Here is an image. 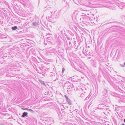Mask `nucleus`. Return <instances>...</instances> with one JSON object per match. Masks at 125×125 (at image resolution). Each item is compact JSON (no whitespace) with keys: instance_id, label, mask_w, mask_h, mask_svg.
I'll use <instances>...</instances> for the list:
<instances>
[{"instance_id":"412c9836","label":"nucleus","mask_w":125,"mask_h":125,"mask_svg":"<svg viewBox=\"0 0 125 125\" xmlns=\"http://www.w3.org/2000/svg\"><path fill=\"white\" fill-rule=\"evenodd\" d=\"M22 109L24 110H25L27 111H28V109H29L26 108H22Z\"/></svg>"},{"instance_id":"7c9ffc66","label":"nucleus","mask_w":125,"mask_h":125,"mask_svg":"<svg viewBox=\"0 0 125 125\" xmlns=\"http://www.w3.org/2000/svg\"><path fill=\"white\" fill-rule=\"evenodd\" d=\"M119 117H121V118H122V117H123V116H122V117L121 116H120L119 115Z\"/></svg>"},{"instance_id":"393cba45","label":"nucleus","mask_w":125,"mask_h":125,"mask_svg":"<svg viewBox=\"0 0 125 125\" xmlns=\"http://www.w3.org/2000/svg\"><path fill=\"white\" fill-rule=\"evenodd\" d=\"M64 70H65V69L64 68H63L62 69V73H63L64 72Z\"/></svg>"},{"instance_id":"9b49d317","label":"nucleus","mask_w":125,"mask_h":125,"mask_svg":"<svg viewBox=\"0 0 125 125\" xmlns=\"http://www.w3.org/2000/svg\"><path fill=\"white\" fill-rule=\"evenodd\" d=\"M17 29V27L16 26H15L14 27H13L11 28V29L13 31Z\"/></svg>"},{"instance_id":"f257e3e1","label":"nucleus","mask_w":125,"mask_h":125,"mask_svg":"<svg viewBox=\"0 0 125 125\" xmlns=\"http://www.w3.org/2000/svg\"><path fill=\"white\" fill-rule=\"evenodd\" d=\"M64 88H67V89H72L73 86L72 84L68 81H67L63 85Z\"/></svg>"},{"instance_id":"a211bd4d","label":"nucleus","mask_w":125,"mask_h":125,"mask_svg":"<svg viewBox=\"0 0 125 125\" xmlns=\"http://www.w3.org/2000/svg\"><path fill=\"white\" fill-rule=\"evenodd\" d=\"M122 19L123 20L125 21V15H123L122 17Z\"/></svg>"},{"instance_id":"6ab92c4d","label":"nucleus","mask_w":125,"mask_h":125,"mask_svg":"<svg viewBox=\"0 0 125 125\" xmlns=\"http://www.w3.org/2000/svg\"><path fill=\"white\" fill-rule=\"evenodd\" d=\"M4 0H0V5L2 3L4 2Z\"/></svg>"},{"instance_id":"4c0bfd02","label":"nucleus","mask_w":125,"mask_h":125,"mask_svg":"<svg viewBox=\"0 0 125 125\" xmlns=\"http://www.w3.org/2000/svg\"><path fill=\"white\" fill-rule=\"evenodd\" d=\"M88 47H90L89 46H88Z\"/></svg>"},{"instance_id":"b1692460","label":"nucleus","mask_w":125,"mask_h":125,"mask_svg":"<svg viewBox=\"0 0 125 125\" xmlns=\"http://www.w3.org/2000/svg\"><path fill=\"white\" fill-rule=\"evenodd\" d=\"M64 96L67 99H67H68L69 98H68V96H67L66 95H64Z\"/></svg>"},{"instance_id":"cd10ccee","label":"nucleus","mask_w":125,"mask_h":125,"mask_svg":"<svg viewBox=\"0 0 125 125\" xmlns=\"http://www.w3.org/2000/svg\"><path fill=\"white\" fill-rule=\"evenodd\" d=\"M1 21V24H2V25H3V21Z\"/></svg>"},{"instance_id":"f8f14e48","label":"nucleus","mask_w":125,"mask_h":125,"mask_svg":"<svg viewBox=\"0 0 125 125\" xmlns=\"http://www.w3.org/2000/svg\"><path fill=\"white\" fill-rule=\"evenodd\" d=\"M68 33L71 36H73V34L69 30H68L67 31Z\"/></svg>"},{"instance_id":"6e6552de","label":"nucleus","mask_w":125,"mask_h":125,"mask_svg":"<svg viewBox=\"0 0 125 125\" xmlns=\"http://www.w3.org/2000/svg\"><path fill=\"white\" fill-rule=\"evenodd\" d=\"M72 90V89H67V93L69 94H70L71 93Z\"/></svg>"},{"instance_id":"0eeeda50","label":"nucleus","mask_w":125,"mask_h":125,"mask_svg":"<svg viewBox=\"0 0 125 125\" xmlns=\"http://www.w3.org/2000/svg\"><path fill=\"white\" fill-rule=\"evenodd\" d=\"M28 116V113L27 112H23L22 114V117H24L25 116L27 117Z\"/></svg>"},{"instance_id":"aec40b11","label":"nucleus","mask_w":125,"mask_h":125,"mask_svg":"<svg viewBox=\"0 0 125 125\" xmlns=\"http://www.w3.org/2000/svg\"><path fill=\"white\" fill-rule=\"evenodd\" d=\"M49 93V92L48 91H46V92H45L44 94L46 95H48Z\"/></svg>"},{"instance_id":"39448f33","label":"nucleus","mask_w":125,"mask_h":125,"mask_svg":"<svg viewBox=\"0 0 125 125\" xmlns=\"http://www.w3.org/2000/svg\"><path fill=\"white\" fill-rule=\"evenodd\" d=\"M118 5L119 7L121 9L123 8H125V5L123 3H121L120 4H118Z\"/></svg>"},{"instance_id":"7ed1b4c3","label":"nucleus","mask_w":125,"mask_h":125,"mask_svg":"<svg viewBox=\"0 0 125 125\" xmlns=\"http://www.w3.org/2000/svg\"><path fill=\"white\" fill-rule=\"evenodd\" d=\"M104 103H101L100 104H99L98 105V107H100L101 106H102V107L99 108L98 109H102L104 110V109H107L106 108L107 107L105 105V102H106L105 101H104Z\"/></svg>"},{"instance_id":"20e7f679","label":"nucleus","mask_w":125,"mask_h":125,"mask_svg":"<svg viewBox=\"0 0 125 125\" xmlns=\"http://www.w3.org/2000/svg\"><path fill=\"white\" fill-rule=\"evenodd\" d=\"M107 91L106 89H104L102 93V95L101 96L102 99L103 100L104 99L106 98V97Z\"/></svg>"},{"instance_id":"c9c22d12","label":"nucleus","mask_w":125,"mask_h":125,"mask_svg":"<svg viewBox=\"0 0 125 125\" xmlns=\"http://www.w3.org/2000/svg\"><path fill=\"white\" fill-rule=\"evenodd\" d=\"M49 21H50V22H52L51 21H50V20Z\"/></svg>"},{"instance_id":"5701e85b","label":"nucleus","mask_w":125,"mask_h":125,"mask_svg":"<svg viewBox=\"0 0 125 125\" xmlns=\"http://www.w3.org/2000/svg\"><path fill=\"white\" fill-rule=\"evenodd\" d=\"M65 35L66 36V37L67 38V39H68V40H70V37H68V36H67L66 35Z\"/></svg>"},{"instance_id":"dca6fc26","label":"nucleus","mask_w":125,"mask_h":125,"mask_svg":"<svg viewBox=\"0 0 125 125\" xmlns=\"http://www.w3.org/2000/svg\"><path fill=\"white\" fill-rule=\"evenodd\" d=\"M28 111H29V112H30L31 113H33L34 112L33 111V110L29 109H28Z\"/></svg>"},{"instance_id":"2f4dec72","label":"nucleus","mask_w":125,"mask_h":125,"mask_svg":"<svg viewBox=\"0 0 125 125\" xmlns=\"http://www.w3.org/2000/svg\"><path fill=\"white\" fill-rule=\"evenodd\" d=\"M0 125H5L3 124H0Z\"/></svg>"},{"instance_id":"c85d7f7f","label":"nucleus","mask_w":125,"mask_h":125,"mask_svg":"<svg viewBox=\"0 0 125 125\" xmlns=\"http://www.w3.org/2000/svg\"><path fill=\"white\" fill-rule=\"evenodd\" d=\"M58 79V78L57 77V78H56V79L54 80V81H56V80H57Z\"/></svg>"},{"instance_id":"4468645a","label":"nucleus","mask_w":125,"mask_h":125,"mask_svg":"<svg viewBox=\"0 0 125 125\" xmlns=\"http://www.w3.org/2000/svg\"><path fill=\"white\" fill-rule=\"evenodd\" d=\"M87 50L86 49H83V50L82 51V52L83 53V54H85V52Z\"/></svg>"},{"instance_id":"f3484780","label":"nucleus","mask_w":125,"mask_h":125,"mask_svg":"<svg viewBox=\"0 0 125 125\" xmlns=\"http://www.w3.org/2000/svg\"><path fill=\"white\" fill-rule=\"evenodd\" d=\"M44 67V66H42L41 67H39V69L41 70H42L43 69V68Z\"/></svg>"},{"instance_id":"9d476101","label":"nucleus","mask_w":125,"mask_h":125,"mask_svg":"<svg viewBox=\"0 0 125 125\" xmlns=\"http://www.w3.org/2000/svg\"><path fill=\"white\" fill-rule=\"evenodd\" d=\"M85 95V92H83V93H82L81 94L80 96L81 97H84Z\"/></svg>"},{"instance_id":"1a4fd4ad","label":"nucleus","mask_w":125,"mask_h":125,"mask_svg":"<svg viewBox=\"0 0 125 125\" xmlns=\"http://www.w3.org/2000/svg\"><path fill=\"white\" fill-rule=\"evenodd\" d=\"M90 52L89 51H88L87 50L85 52V55H89L90 54Z\"/></svg>"},{"instance_id":"ddd939ff","label":"nucleus","mask_w":125,"mask_h":125,"mask_svg":"<svg viewBox=\"0 0 125 125\" xmlns=\"http://www.w3.org/2000/svg\"><path fill=\"white\" fill-rule=\"evenodd\" d=\"M67 102L70 105L72 103L71 101L69 98H68V99H67Z\"/></svg>"},{"instance_id":"4be33fe9","label":"nucleus","mask_w":125,"mask_h":125,"mask_svg":"<svg viewBox=\"0 0 125 125\" xmlns=\"http://www.w3.org/2000/svg\"><path fill=\"white\" fill-rule=\"evenodd\" d=\"M7 54L6 53H5V54L3 56V57H7Z\"/></svg>"},{"instance_id":"bb28decb","label":"nucleus","mask_w":125,"mask_h":125,"mask_svg":"<svg viewBox=\"0 0 125 125\" xmlns=\"http://www.w3.org/2000/svg\"><path fill=\"white\" fill-rule=\"evenodd\" d=\"M120 65H121V66L122 67H124L125 66L123 64H121Z\"/></svg>"},{"instance_id":"423d86ee","label":"nucleus","mask_w":125,"mask_h":125,"mask_svg":"<svg viewBox=\"0 0 125 125\" xmlns=\"http://www.w3.org/2000/svg\"><path fill=\"white\" fill-rule=\"evenodd\" d=\"M39 22L37 21H34L33 22L32 25L35 26H37L39 25Z\"/></svg>"},{"instance_id":"473e14b6","label":"nucleus","mask_w":125,"mask_h":125,"mask_svg":"<svg viewBox=\"0 0 125 125\" xmlns=\"http://www.w3.org/2000/svg\"><path fill=\"white\" fill-rule=\"evenodd\" d=\"M124 121L125 123V118L124 119Z\"/></svg>"},{"instance_id":"c756f323","label":"nucleus","mask_w":125,"mask_h":125,"mask_svg":"<svg viewBox=\"0 0 125 125\" xmlns=\"http://www.w3.org/2000/svg\"><path fill=\"white\" fill-rule=\"evenodd\" d=\"M119 117H121V118H122V117H123V116H122V117L121 116H120L119 115Z\"/></svg>"},{"instance_id":"f03ea898","label":"nucleus","mask_w":125,"mask_h":125,"mask_svg":"<svg viewBox=\"0 0 125 125\" xmlns=\"http://www.w3.org/2000/svg\"><path fill=\"white\" fill-rule=\"evenodd\" d=\"M81 16L79 11L78 10H76L72 14V17L73 18H75L76 20H77Z\"/></svg>"},{"instance_id":"a878e982","label":"nucleus","mask_w":125,"mask_h":125,"mask_svg":"<svg viewBox=\"0 0 125 125\" xmlns=\"http://www.w3.org/2000/svg\"><path fill=\"white\" fill-rule=\"evenodd\" d=\"M47 19L49 20H51V17H48L47 18Z\"/></svg>"},{"instance_id":"72a5a7b5","label":"nucleus","mask_w":125,"mask_h":125,"mask_svg":"<svg viewBox=\"0 0 125 125\" xmlns=\"http://www.w3.org/2000/svg\"><path fill=\"white\" fill-rule=\"evenodd\" d=\"M122 125H125V124L124 123H123L122 124Z\"/></svg>"},{"instance_id":"f704fd0d","label":"nucleus","mask_w":125,"mask_h":125,"mask_svg":"<svg viewBox=\"0 0 125 125\" xmlns=\"http://www.w3.org/2000/svg\"><path fill=\"white\" fill-rule=\"evenodd\" d=\"M124 64L125 65V62L124 63Z\"/></svg>"},{"instance_id":"2eb2a0df","label":"nucleus","mask_w":125,"mask_h":125,"mask_svg":"<svg viewBox=\"0 0 125 125\" xmlns=\"http://www.w3.org/2000/svg\"><path fill=\"white\" fill-rule=\"evenodd\" d=\"M40 83L42 84L43 85H45V84L44 82L42 81H40Z\"/></svg>"},{"instance_id":"e433bc0d","label":"nucleus","mask_w":125,"mask_h":125,"mask_svg":"<svg viewBox=\"0 0 125 125\" xmlns=\"http://www.w3.org/2000/svg\"><path fill=\"white\" fill-rule=\"evenodd\" d=\"M70 44V42H69Z\"/></svg>"}]
</instances>
